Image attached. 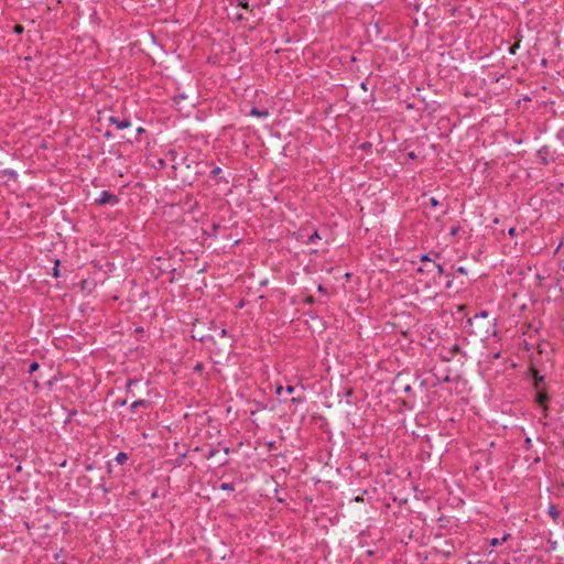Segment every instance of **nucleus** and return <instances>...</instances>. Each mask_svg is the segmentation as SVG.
I'll return each instance as SVG.
<instances>
[{"mask_svg":"<svg viewBox=\"0 0 564 564\" xmlns=\"http://www.w3.org/2000/svg\"><path fill=\"white\" fill-rule=\"evenodd\" d=\"M99 204H115L118 202L117 197L112 195L108 191L101 192L99 198L97 199Z\"/></svg>","mask_w":564,"mask_h":564,"instance_id":"f257e3e1","label":"nucleus"},{"mask_svg":"<svg viewBox=\"0 0 564 564\" xmlns=\"http://www.w3.org/2000/svg\"><path fill=\"white\" fill-rule=\"evenodd\" d=\"M109 121L112 124H115L118 130H123V129L129 128L131 126V122L128 119H122L121 120V119H118V118H115V117H110Z\"/></svg>","mask_w":564,"mask_h":564,"instance_id":"f03ea898","label":"nucleus"},{"mask_svg":"<svg viewBox=\"0 0 564 564\" xmlns=\"http://www.w3.org/2000/svg\"><path fill=\"white\" fill-rule=\"evenodd\" d=\"M150 402L148 400H137L131 404V410L135 411L138 408H149Z\"/></svg>","mask_w":564,"mask_h":564,"instance_id":"7ed1b4c3","label":"nucleus"},{"mask_svg":"<svg viewBox=\"0 0 564 564\" xmlns=\"http://www.w3.org/2000/svg\"><path fill=\"white\" fill-rule=\"evenodd\" d=\"M250 115L251 116H254V117H258V118H265L269 116V112L268 110L263 109V110H259L258 108H252L250 110Z\"/></svg>","mask_w":564,"mask_h":564,"instance_id":"20e7f679","label":"nucleus"},{"mask_svg":"<svg viewBox=\"0 0 564 564\" xmlns=\"http://www.w3.org/2000/svg\"><path fill=\"white\" fill-rule=\"evenodd\" d=\"M509 538H510V534H509V533L503 534L501 539H497V538H495V539H492V540L490 541V545H491V546L500 545V544H502V543L507 542V541L509 540Z\"/></svg>","mask_w":564,"mask_h":564,"instance_id":"39448f33","label":"nucleus"},{"mask_svg":"<svg viewBox=\"0 0 564 564\" xmlns=\"http://www.w3.org/2000/svg\"><path fill=\"white\" fill-rule=\"evenodd\" d=\"M116 462L120 465H123L128 460V455L123 452H120L116 456Z\"/></svg>","mask_w":564,"mask_h":564,"instance_id":"423d86ee","label":"nucleus"},{"mask_svg":"<svg viewBox=\"0 0 564 564\" xmlns=\"http://www.w3.org/2000/svg\"><path fill=\"white\" fill-rule=\"evenodd\" d=\"M220 489L221 490H226V491H234L235 490V486H234V484H230V482H223L220 485Z\"/></svg>","mask_w":564,"mask_h":564,"instance_id":"0eeeda50","label":"nucleus"},{"mask_svg":"<svg viewBox=\"0 0 564 564\" xmlns=\"http://www.w3.org/2000/svg\"><path fill=\"white\" fill-rule=\"evenodd\" d=\"M549 512L550 514L553 517L554 520L557 519L558 517V512L556 511L555 507L554 506H551L550 509H549Z\"/></svg>","mask_w":564,"mask_h":564,"instance_id":"6e6552de","label":"nucleus"},{"mask_svg":"<svg viewBox=\"0 0 564 564\" xmlns=\"http://www.w3.org/2000/svg\"><path fill=\"white\" fill-rule=\"evenodd\" d=\"M520 47V42H517L516 44H513L510 48H509V53L511 55H514L517 53V50Z\"/></svg>","mask_w":564,"mask_h":564,"instance_id":"1a4fd4ad","label":"nucleus"},{"mask_svg":"<svg viewBox=\"0 0 564 564\" xmlns=\"http://www.w3.org/2000/svg\"><path fill=\"white\" fill-rule=\"evenodd\" d=\"M315 239H319V235H318V232H317V231H314V234H313V235H311V236L308 237L307 242H308V243H312V242H314V241H315Z\"/></svg>","mask_w":564,"mask_h":564,"instance_id":"9d476101","label":"nucleus"},{"mask_svg":"<svg viewBox=\"0 0 564 564\" xmlns=\"http://www.w3.org/2000/svg\"><path fill=\"white\" fill-rule=\"evenodd\" d=\"M37 369H39V364L34 361V362H32V364L30 365L29 372H30V373H33V372H34V371H36Z\"/></svg>","mask_w":564,"mask_h":564,"instance_id":"9b49d317","label":"nucleus"},{"mask_svg":"<svg viewBox=\"0 0 564 564\" xmlns=\"http://www.w3.org/2000/svg\"><path fill=\"white\" fill-rule=\"evenodd\" d=\"M58 265H59V260H56L55 261V267H54V272H53V275L55 278H57L59 275Z\"/></svg>","mask_w":564,"mask_h":564,"instance_id":"f8f14e48","label":"nucleus"},{"mask_svg":"<svg viewBox=\"0 0 564 564\" xmlns=\"http://www.w3.org/2000/svg\"><path fill=\"white\" fill-rule=\"evenodd\" d=\"M546 400V395L542 392L538 394V402L543 403Z\"/></svg>","mask_w":564,"mask_h":564,"instance_id":"ddd939ff","label":"nucleus"},{"mask_svg":"<svg viewBox=\"0 0 564 564\" xmlns=\"http://www.w3.org/2000/svg\"><path fill=\"white\" fill-rule=\"evenodd\" d=\"M440 275L444 274V268L442 264H434Z\"/></svg>","mask_w":564,"mask_h":564,"instance_id":"4468645a","label":"nucleus"},{"mask_svg":"<svg viewBox=\"0 0 564 564\" xmlns=\"http://www.w3.org/2000/svg\"><path fill=\"white\" fill-rule=\"evenodd\" d=\"M430 204L433 207H437L440 203H438V200L435 197H431L430 198Z\"/></svg>","mask_w":564,"mask_h":564,"instance_id":"2eb2a0df","label":"nucleus"},{"mask_svg":"<svg viewBox=\"0 0 564 564\" xmlns=\"http://www.w3.org/2000/svg\"><path fill=\"white\" fill-rule=\"evenodd\" d=\"M282 391H283V387H282L281 384H276V387H275V393H276L278 395H280V394L282 393Z\"/></svg>","mask_w":564,"mask_h":564,"instance_id":"dca6fc26","label":"nucleus"},{"mask_svg":"<svg viewBox=\"0 0 564 564\" xmlns=\"http://www.w3.org/2000/svg\"><path fill=\"white\" fill-rule=\"evenodd\" d=\"M456 271H457L459 274H466V273H467V270H466V268H464V267H458Z\"/></svg>","mask_w":564,"mask_h":564,"instance_id":"f3484780","label":"nucleus"},{"mask_svg":"<svg viewBox=\"0 0 564 564\" xmlns=\"http://www.w3.org/2000/svg\"><path fill=\"white\" fill-rule=\"evenodd\" d=\"M487 315H488L487 311H482V312H480L479 314H476V315H475V317H476V318H477V317H482V318H485V317H487Z\"/></svg>","mask_w":564,"mask_h":564,"instance_id":"a211bd4d","label":"nucleus"},{"mask_svg":"<svg viewBox=\"0 0 564 564\" xmlns=\"http://www.w3.org/2000/svg\"><path fill=\"white\" fill-rule=\"evenodd\" d=\"M14 32H15V33H18V34L22 33V32H23V26H21V25H15V26H14Z\"/></svg>","mask_w":564,"mask_h":564,"instance_id":"6ab92c4d","label":"nucleus"},{"mask_svg":"<svg viewBox=\"0 0 564 564\" xmlns=\"http://www.w3.org/2000/svg\"><path fill=\"white\" fill-rule=\"evenodd\" d=\"M508 234H509V236L514 237V236L517 235V230H516V228H510V229L508 230Z\"/></svg>","mask_w":564,"mask_h":564,"instance_id":"aec40b11","label":"nucleus"},{"mask_svg":"<svg viewBox=\"0 0 564 564\" xmlns=\"http://www.w3.org/2000/svg\"><path fill=\"white\" fill-rule=\"evenodd\" d=\"M158 165H159V167H164L165 162L162 159H159L158 160Z\"/></svg>","mask_w":564,"mask_h":564,"instance_id":"412c9836","label":"nucleus"},{"mask_svg":"<svg viewBox=\"0 0 564 564\" xmlns=\"http://www.w3.org/2000/svg\"><path fill=\"white\" fill-rule=\"evenodd\" d=\"M421 261H430L429 256H427V254H423V256L421 257Z\"/></svg>","mask_w":564,"mask_h":564,"instance_id":"4be33fe9","label":"nucleus"},{"mask_svg":"<svg viewBox=\"0 0 564 564\" xmlns=\"http://www.w3.org/2000/svg\"><path fill=\"white\" fill-rule=\"evenodd\" d=\"M293 391H294V387H293V386H289V387L286 388V392H288V393H292Z\"/></svg>","mask_w":564,"mask_h":564,"instance_id":"5701e85b","label":"nucleus"},{"mask_svg":"<svg viewBox=\"0 0 564 564\" xmlns=\"http://www.w3.org/2000/svg\"><path fill=\"white\" fill-rule=\"evenodd\" d=\"M220 335H221L223 337H224V336H226V335H227V330H226L225 328H221V329H220Z\"/></svg>","mask_w":564,"mask_h":564,"instance_id":"b1692460","label":"nucleus"},{"mask_svg":"<svg viewBox=\"0 0 564 564\" xmlns=\"http://www.w3.org/2000/svg\"><path fill=\"white\" fill-rule=\"evenodd\" d=\"M456 232H457V228H453L451 231L452 235H455Z\"/></svg>","mask_w":564,"mask_h":564,"instance_id":"393cba45","label":"nucleus"},{"mask_svg":"<svg viewBox=\"0 0 564 564\" xmlns=\"http://www.w3.org/2000/svg\"><path fill=\"white\" fill-rule=\"evenodd\" d=\"M240 6H242L243 8H247V3L243 1H240Z\"/></svg>","mask_w":564,"mask_h":564,"instance_id":"a878e982","label":"nucleus"},{"mask_svg":"<svg viewBox=\"0 0 564 564\" xmlns=\"http://www.w3.org/2000/svg\"><path fill=\"white\" fill-rule=\"evenodd\" d=\"M219 171H220V169H219V167H217V169H215V170L213 171V173L217 174Z\"/></svg>","mask_w":564,"mask_h":564,"instance_id":"bb28decb","label":"nucleus"},{"mask_svg":"<svg viewBox=\"0 0 564 564\" xmlns=\"http://www.w3.org/2000/svg\"><path fill=\"white\" fill-rule=\"evenodd\" d=\"M138 132H139V133L143 132V129H142V128H139V129H138Z\"/></svg>","mask_w":564,"mask_h":564,"instance_id":"cd10ccee","label":"nucleus"}]
</instances>
